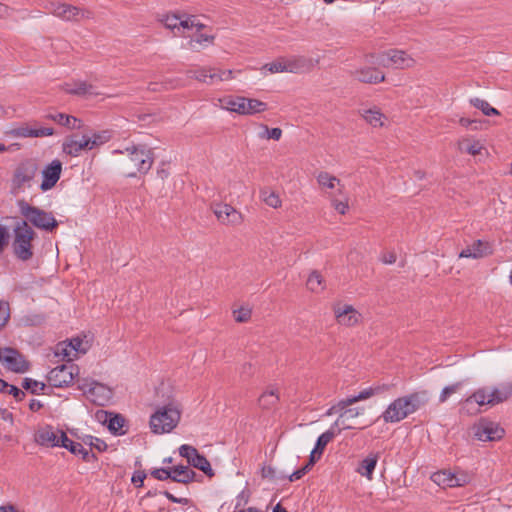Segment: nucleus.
<instances>
[{
  "label": "nucleus",
  "instance_id": "f257e3e1",
  "mask_svg": "<svg viewBox=\"0 0 512 512\" xmlns=\"http://www.w3.org/2000/svg\"><path fill=\"white\" fill-rule=\"evenodd\" d=\"M35 237L36 233L27 221H17L13 228L12 250L18 260L26 262L33 258L32 242Z\"/></svg>",
  "mask_w": 512,
  "mask_h": 512
},
{
  "label": "nucleus",
  "instance_id": "f03ea898",
  "mask_svg": "<svg viewBox=\"0 0 512 512\" xmlns=\"http://www.w3.org/2000/svg\"><path fill=\"white\" fill-rule=\"evenodd\" d=\"M181 411L178 406L170 402L161 406L150 417V428L154 434L170 433L179 423Z\"/></svg>",
  "mask_w": 512,
  "mask_h": 512
},
{
  "label": "nucleus",
  "instance_id": "7ed1b4c3",
  "mask_svg": "<svg viewBox=\"0 0 512 512\" xmlns=\"http://www.w3.org/2000/svg\"><path fill=\"white\" fill-rule=\"evenodd\" d=\"M366 62L371 65L395 69H406L413 67L415 64V60L406 51L398 49L370 54L366 56Z\"/></svg>",
  "mask_w": 512,
  "mask_h": 512
},
{
  "label": "nucleus",
  "instance_id": "20e7f679",
  "mask_svg": "<svg viewBox=\"0 0 512 512\" xmlns=\"http://www.w3.org/2000/svg\"><path fill=\"white\" fill-rule=\"evenodd\" d=\"M19 210L25 217L27 223L45 231H52L58 226V222L50 212H46L38 207L32 206L21 200L18 202Z\"/></svg>",
  "mask_w": 512,
  "mask_h": 512
},
{
  "label": "nucleus",
  "instance_id": "39448f33",
  "mask_svg": "<svg viewBox=\"0 0 512 512\" xmlns=\"http://www.w3.org/2000/svg\"><path fill=\"white\" fill-rule=\"evenodd\" d=\"M220 103L223 109L240 115H254L267 109L265 102L241 96H228L220 99Z\"/></svg>",
  "mask_w": 512,
  "mask_h": 512
},
{
  "label": "nucleus",
  "instance_id": "423d86ee",
  "mask_svg": "<svg viewBox=\"0 0 512 512\" xmlns=\"http://www.w3.org/2000/svg\"><path fill=\"white\" fill-rule=\"evenodd\" d=\"M79 389L98 406H105L113 397V391L107 385L91 379H83Z\"/></svg>",
  "mask_w": 512,
  "mask_h": 512
},
{
  "label": "nucleus",
  "instance_id": "0eeeda50",
  "mask_svg": "<svg viewBox=\"0 0 512 512\" xmlns=\"http://www.w3.org/2000/svg\"><path fill=\"white\" fill-rule=\"evenodd\" d=\"M47 9L51 14L64 21L79 22L81 19L93 17V13L90 10L66 3L51 2Z\"/></svg>",
  "mask_w": 512,
  "mask_h": 512
},
{
  "label": "nucleus",
  "instance_id": "6e6552de",
  "mask_svg": "<svg viewBox=\"0 0 512 512\" xmlns=\"http://www.w3.org/2000/svg\"><path fill=\"white\" fill-rule=\"evenodd\" d=\"M129 160L141 174H147L154 163V153L146 145H132L125 148Z\"/></svg>",
  "mask_w": 512,
  "mask_h": 512
},
{
  "label": "nucleus",
  "instance_id": "1a4fd4ad",
  "mask_svg": "<svg viewBox=\"0 0 512 512\" xmlns=\"http://www.w3.org/2000/svg\"><path fill=\"white\" fill-rule=\"evenodd\" d=\"M431 480L437 485L443 487H463L471 482L472 475L469 472L460 469L455 471L441 470L433 473Z\"/></svg>",
  "mask_w": 512,
  "mask_h": 512
},
{
  "label": "nucleus",
  "instance_id": "9d476101",
  "mask_svg": "<svg viewBox=\"0 0 512 512\" xmlns=\"http://www.w3.org/2000/svg\"><path fill=\"white\" fill-rule=\"evenodd\" d=\"M38 172V164L34 159H25L21 161L14 170L12 185L16 189L30 187L31 181Z\"/></svg>",
  "mask_w": 512,
  "mask_h": 512
},
{
  "label": "nucleus",
  "instance_id": "9b49d317",
  "mask_svg": "<svg viewBox=\"0 0 512 512\" xmlns=\"http://www.w3.org/2000/svg\"><path fill=\"white\" fill-rule=\"evenodd\" d=\"M78 373L79 368L74 363L58 365L49 372L48 381L56 388L67 387Z\"/></svg>",
  "mask_w": 512,
  "mask_h": 512
},
{
  "label": "nucleus",
  "instance_id": "f8f14e48",
  "mask_svg": "<svg viewBox=\"0 0 512 512\" xmlns=\"http://www.w3.org/2000/svg\"><path fill=\"white\" fill-rule=\"evenodd\" d=\"M474 437L479 441H498L505 435V430L498 424L486 419L480 420L472 428Z\"/></svg>",
  "mask_w": 512,
  "mask_h": 512
},
{
  "label": "nucleus",
  "instance_id": "ddd939ff",
  "mask_svg": "<svg viewBox=\"0 0 512 512\" xmlns=\"http://www.w3.org/2000/svg\"><path fill=\"white\" fill-rule=\"evenodd\" d=\"M411 414L410 407L405 397L402 396L392 401L382 412L380 418L385 423H398Z\"/></svg>",
  "mask_w": 512,
  "mask_h": 512
},
{
  "label": "nucleus",
  "instance_id": "4468645a",
  "mask_svg": "<svg viewBox=\"0 0 512 512\" xmlns=\"http://www.w3.org/2000/svg\"><path fill=\"white\" fill-rule=\"evenodd\" d=\"M0 362H2L8 370L15 373H24L29 370V363L14 348H0Z\"/></svg>",
  "mask_w": 512,
  "mask_h": 512
},
{
  "label": "nucleus",
  "instance_id": "2eb2a0df",
  "mask_svg": "<svg viewBox=\"0 0 512 512\" xmlns=\"http://www.w3.org/2000/svg\"><path fill=\"white\" fill-rule=\"evenodd\" d=\"M212 210L218 221L224 225H239L243 221L242 214L229 204H214Z\"/></svg>",
  "mask_w": 512,
  "mask_h": 512
},
{
  "label": "nucleus",
  "instance_id": "dca6fc26",
  "mask_svg": "<svg viewBox=\"0 0 512 512\" xmlns=\"http://www.w3.org/2000/svg\"><path fill=\"white\" fill-rule=\"evenodd\" d=\"M333 312L338 324L352 327L357 325L362 316L352 305L337 304L333 307Z\"/></svg>",
  "mask_w": 512,
  "mask_h": 512
},
{
  "label": "nucleus",
  "instance_id": "f3484780",
  "mask_svg": "<svg viewBox=\"0 0 512 512\" xmlns=\"http://www.w3.org/2000/svg\"><path fill=\"white\" fill-rule=\"evenodd\" d=\"M494 252L493 243L487 240L478 239L470 246H467L459 253L460 258L480 259L492 255Z\"/></svg>",
  "mask_w": 512,
  "mask_h": 512
},
{
  "label": "nucleus",
  "instance_id": "a211bd4d",
  "mask_svg": "<svg viewBox=\"0 0 512 512\" xmlns=\"http://www.w3.org/2000/svg\"><path fill=\"white\" fill-rule=\"evenodd\" d=\"M62 173V162L58 159H54L51 163L46 165L42 170V183L40 189L42 191H48L52 189Z\"/></svg>",
  "mask_w": 512,
  "mask_h": 512
},
{
  "label": "nucleus",
  "instance_id": "6ab92c4d",
  "mask_svg": "<svg viewBox=\"0 0 512 512\" xmlns=\"http://www.w3.org/2000/svg\"><path fill=\"white\" fill-rule=\"evenodd\" d=\"M5 134L15 138H39L53 135L54 129L51 127L30 128L20 126L6 131Z\"/></svg>",
  "mask_w": 512,
  "mask_h": 512
},
{
  "label": "nucleus",
  "instance_id": "aec40b11",
  "mask_svg": "<svg viewBox=\"0 0 512 512\" xmlns=\"http://www.w3.org/2000/svg\"><path fill=\"white\" fill-rule=\"evenodd\" d=\"M51 425L39 429L35 434V441L37 444L46 447H59L60 446V432Z\"/></svg>",
  "mask_w": 512,
  "mask_h": 512
},
{
  "label": "nucleus",
  "instance_id": "412c9836",
  "mask_svg": "<svg viewBox=\"0 0 512 512\" xmlns=\"http://www.w3.org/2000/svg\"><path fill=\"white\" fill-rule=\"evenodd\" d=\"M352 75L359 82L366 84H377L385 80V75L375 67L365 66L356 69Z\"/></svg>",
  "mask_w": 512,
  "mask_h": 512
},
{
  "label": "nucleus",
  "instance_id": "4be33fe9",
  "mask_svg": "<svg viewBox=\"0 0 512 512\" xmlns=\"http://www.w3.org/2000/svg\"><path fill=\"white\" fill-rule=\"evenodd\" d=\"M286 72L302 73L312 70L314 67L313 60L304 56H294L285 58Z\"/></svg>",
  "mask_w": 512,
  "mask_h": 512
},
{
  "label": "nucleus",
  "instance_id": "5701e85b",
  "mask_svg": "<svg viewBox=\"0 0 512 512\" xmlns=\"http://www.w3.org/2000/svg\"><path fill=\"white\" fill-rule=\"evenodd\" d=\"M512 397V379L501 383L498 387H494L490 391L489 405L494 406L502 403Z\"/></svg>",
  "mask_w": 512,
  "mask_h": 512
},
{
  "label": "nucleus",
  "instance_id": "b1692460",
  "mask_svg": "<svg viewBox=\"0 0 512 512\" xmlns=\"http://www.w3.org/2000/svg\"><path fill=\"white\" fill-rule=\"evenodd\" d=\"M89 136L84 135L81 140L68 138L63 143V152L72 157H77L83 150H89Z\"/></svg>",
  "mask_w": 512,
  "mask_h": 512
},
{
  "label": "nucleus",
  "instance_id": "393cba45",
  "mask_svg": "<svg viewBox=\"0 0 512 512\" xmlns=\"http://www.w3.org/2000/svg\"><path fill=\"white\" fill-rule=\"evenodd\" d=\"M279 391L274 386H269L267 389L259 396L258 404L264 410H270L275 408L279 403Z\"/></svg>",
  "mask_w": 512,
  "mask_h": 512
},
{
  "label": "nucleus",
  "instance_id": "a878e982",
  "mask_svg": "<svg viewBox=\"0 0 512 512\" xmlns=\"http://www.w3.org/2000/svg\"><path fill=\"white\" fill-rule=\"evenodd\" d=\"M171 469V480L173 482L188 484L194 481L196 472L189 468V466L177 465Z\"/></svg>",
  "mask_w": 512,
  "mask_h": 512
},
{
  "label": "nucleus",
  "instance_id": "bb28decb",
  "mask_svg": "<svg viewBox=\"0 0 512 512\" xmlns=\"http://www.w3.org/2000/svg\"><path fill=\"white\" fill-rule=\"evenodd\" d=\"M44 118L55 121L69 129H80L82 127V121L80 119L64 113H48Z\"/></svg>",
  "mask_w": 512,
  "mask_h": 512
},
{
  "label": "nucleus",
  "instance_id": "cd10ccee",
  "mask_svg": "<svg viewBox=\"0 0 512 512\" xmlns=\"http://www.w3.org/2000/svg\"><path fill=\"white\" fill-rule=\"evenodd\" d=\"M390 389V385L383 384L374 387H369L362 390L359 394L346 398V403L351 406L356 402L366 400L374 395L381 394Z\"/></svg>",
  "mask_w": 512,
  "mask_h": 512
},
{
  "label": "nucleus",
  "instance_id": "c85d7f7f",
  "mask_svg": "<svg viewBox=\"0 0 512 512\" xmlns=\"http://www.w3.org/2000/svg\"><path fill=\"white\" fill-rule=\"evenodd\" d=\"M409 407L410 411L415 413L417 410L425 406L429 401V393L426 390L416 391L404 396Z\"/></svg>",
  "mask_w": 512,
  "mask_h": 512
},
{
  "label": "nucleus",
  "instance_id": "c756f323",
  "mask_svg": "<svg viewBox=\"0 0 512 512\" xmlns=\"http://www.w3.org/2000/svg\"><path fill=\"white\" fill-rule=\"evenodd\" d=\"M378 459H379L378 453H370L366 458H364L360 462V464L357 468V472L361 476L366 477L368 480H372L373 472L377 465Z\"/></svg>",
  "mask_w": 512,
  "mask_h": 512
},
{
  "label": "nucleus",
  "instance_id": "7c9ffc66",
  "mask_svg": "<svg viewBox=\"0 0 512 512\" xmlns=\"http://www.w3.org/2000/svg\"><path fill=\"white\" fill-rule=\"evenodd\" d=\"M64 90L68 94L77 95V96H85V95L95 94L93 91L94 87L85 81H76L73 83H66L64 85Z\"/></svg>",
  "mask_w": 512,
  "mask_h": 512
},
{
  "label": "nucleus",
  "instance_id": "2f4dec72",
  "mask_svg": "<svg viewBox=\"0 0 512 512\" xmlns=\"http://www.w3.org/2000/svg\"><path fill=\"white\" fill-rule=\"evenodd\" d=\"M317 182L323 189H334L338 187V194H342L344 186L340 180L328 172H320L317 176Z\"/></svg>",
  "mask_w": 512,
  "mask_h": 512
},
{
  "label": "nucleus",
  "instance_id": "473e14b6",
  "mask_svg": "<svg viewBox=\"0 0 512 512\" xmlns=\"http://www.w3.org/2000/svg\"><path fill=\"white\" fill-rule=\"evenodd\" d=\"M189 464L202 471L208 477L214 476V471L211 468L210 462L204 455L200 454L198 451L196 454H194V457L191 459V462Z\"/></svg>",
  "mask_w": 512,
  "mask_h": 512
},
{
  "label": "nucleus",
  "instance_id": "72a5a7b5",
  "mask_svg": "<svg viewBox=\"0 0 512 512\" xmlns=\"http://www.w3.org/2000/svg\"><path fill=\"white\" fill-rule=\"evenodd\" d=\"M187 74L189 78H194L200 82L207 84L214 83V69L200 68L198 70H190Z\"/></svg>",
  "mask_w": 512,
  "mask_h": 512
},
{
  "label": "nucleus",
  "instance_id": "f704fd0d",
  "mask_svg": "<svg viewBox=\"0 0 512 512\" xmlns=\"http://www.w3.org/2000/svg\"><path fill=\"white\" fill-rule=\"evenodd\" d=\"M363 118L367 123H369L373 127H381L383 126V119L385 116L380 112L379 109L373 108V109H367L363 110L361 113Z\"/></svg>",
  "mask_w": 512,
  "mask_h": 512
},
{
  "label": "nucleus",
  "instance_id": "c9c22d12",
  "mask_svg": "<svg viewBox=\"0 0 512 512\" xmlns=\"http://www.w3.org/2000/svg\"><path fill=\"white\" fill-rule=\"evenodd\" d=\"M490 398V392L486 388H480L476 390L472 395L467 397L464 401L466 405L476 403L480 406L489 405L488 399Z\"/></svg>",
  "mask_w": 512,
  "mask_h": 512
},
{
  "label": "nucleus",
  "instance_id": "e433bc0d",
  "mask_svg": "<svg viewBox=\"0 0 512 512\" xmlns=\"http://www.w3.org/2000/svg\"><path fill=\"white\" fill-rule=\"evenodd\" d=\"M469 102L473 107L481 110L486 116H495L500 114V112L496 108L492 107L486 100L475 97L471 98Z\"/></svg>",
  "mask_w": 512,
  "mask_h": 512
},
{
  "label": "nucleus",
  "instance_id": "4c0bfd02",
  "mask_svg": "<svg viewBox=\"0 0 512 512\" xmlns=\"http://www.w3.org/2000/svg\"><path fill=\"white\" fill-rule=\"evenodd\" d=\"M336 435L337 433L333 431H325L322 433L316 440L314 453H318V457H321L325 447L333 440Z\"/></svg>",
  "mask_w": 512,
  "mask_h": 512
},
{
  "label": "nucleus",
  "instance_id": "58836bf2",
  "mask_svg": "<svg viewBox=\"0 0 512 512\" xmlns=\"http://www.w3.org/2000/svg\"><path fill=\"white\" fill-rule=\"evenodd\" d=\"M260 197L266 205L272 208H279L282 204L279 195L267 188L261 189Z\"/></svg>",
  "mask_w": 512,
  "mask_h": 512
},
{
  "label": "nucleus",
  "instance_id": "ea45409f",
  "mask_svg": "<svg viewBox=\"0 0 512 512\" xmlns=\"http://www.w3.org/2000/svg\"><path fill=\"white\" fill-rule=\"evenodd\" d=\"M182 19H180V17L176 14H166V15H163L159 18V21L167 28V29H170L171 31H175L177 30L178 32L180 31V29L182 28L180 26V21Z\"/></svg>",
  "mask_w": 512,
  "mask_h": 512
},
{
  "label": "nucleus",
  "instance_id": "a19ab883",
  "mask_svg": "<svg viewBox=\"0 0 512 512\" xmlns=\"http://www.w3.org/2000/svg\"><path fill=\"white\" fill-rule=\"evenodd\" d=\"M69 346L70 345H68L67 342H60L56 345L54 353L55 356L62 357L63 360L66 359L67 363H72L73 358L76 356H74L73 353L74 348H69Z\"/></svg>",
  "mask_w": 512,
  "mask_h": 512
},
{
  "label": "nucleus",
  "instance_id": "79ce46f5",
  "mask_svg": "<svg viewBox=\"0 0 512 512\" xmlns=\"http://www.w3.org/2000/svg\"><path fill=\"white\" fill-rule=\"evenodd\" d=\"M306 285L307 288L312 292H319L324 289L323 278L317 271H313L309 275Z\"/></svg>",
  "mask_w": 512,
  "mask_h": 512
},
{
  "label": "nucleus",
  "instance_id": "37998d69",
  "mask_svg": "<svg viewBox=\"0 0 512 512\" xmlns=\"http://www.w3.org/2000/svg\"><path fill=\"white\" fill-rule=\"evenodd\" d=\"M81 445L82 444L75 442V441L71 440L70 438H68V436L66 435V433L64 431L60 432V446L59 447H63L65 449H67L72 454H77V452L80 451Z\"/></svg>",
  "mask_w": 512,
  "mask_h": 512
},
{
  "label": "nucleus",
  "instance_id": "c03bdc74",
  "mask_svg": "<svg viewBox=\"0 0 512 512\" xmlns=\"http://www.w3.org/2000/svg\"><path fill=\"white\" fill-rule=\"evenodd\" d=\"M22 387L23 389L29 391L31 394H38L40 391L45 389L46 385L32 378H24Z\"/></svg>",
  "mask_w": 512,
  "mask_h": 512
},
{
  "label": "nucleus",
  "instance_id": "a18cd8bd",
  "mask_svg": "<svg viewBox=\"0 0 512 512\" xmlns=\"http://www.w3.org/2000/svg\"><path fill=\"white\" fill-rule=\"evenodd\" d=\"M125 419L121 415H114L109 419L108 429L115 435H123L124 431H120L124 426Z\"/></svg>",
  "mask_w": 512,
  "mask_h": 512
},
{
  "label": "nucleus",
  "instance_id": "49530a36",
  "mask_svg": "<svg viewBox=\"0 0 512 512\" xmlns=\"http://www.w3.org/2000/svg\"><path fill=\"white\" fill-rule=\"evenodd\" d=\"M83 441L86 445H89L92 449H95L98 452H104L108 447L102 439L91 435L85 436Z\"/></svg>",
  "mask_w": 512,
  "mask_h": 512
},
{
  "label": "nucleus",
  "instance_id": "de8ad7c7",
  "mask_svg": "<svg viewBox=\"0 0 512 512\" xmlns=\"http://www.w3.org/2000/svg\"><path fill=\"white\" fill-rule=\"evenodd\" d=\"M285 57L278 58L272 63L265 64L262 70H268L270 73L286 72Z\"/></svg>",
  "mask_w": 512,
  "mask_h": 512
},
{
  "label": "nucleus",
  "instance_id": "09e8293b",
  "mask_svg": "<svg viewBox=\"0 0 512 512\" xmlns=\"http://www.w3.org/2000/svg\"><path fill=\"white\" fill-rule=\"evenodd\" d=\"M10 319V305L5 300H0V331L8 324Z\"/></svg>",
  "mask_w": 512,
  "mask_h": 512
},
{
  "label": "nucleus",
  "instance_id": "8fccbe9b",
  "mask_svg": "<svg viewBox=\"0 0 512 512\" xmlns=\"http://www.w3.org/2000/svg\"><path fill=\"white\" fill-rule=\"evenodd\" d=\"M462 387V382H456L452 385L446 386L442 389L440 396H439V402L444 403L447 401V399L454 393H456L460 388Z\"/></svg>",
  "mask_w": 512,
  "mask_h": 512
},
{
  "label": "nucleus",
  "instance_id": "3c124183",
  "mask_svg": "<svg viewBox=\"0 0 512 512\" xmlns=\"http://www.w3.org/2000/svg\"><path fill=\"white\" fill-rule=\"evenodd\" d=\"M234 319L238 323H245L251 318L252 310L248 307H240L233 311Z\"/></svg>",
  "mask_w": 512,
  "mask_h": 512
},
{
  "label": "nucleus",
  "instance_id": "603ef678",
  "mask_svg": "<svg viewBox=\"0 0 512 512\" xmlns=\"http://www.w3.org/2000/svg\"><path fill=\"white\" fill-rule=\"evenodd\" d=\"M264 131L259 135L260 138L280 140L282 136V130L280 128H269L267 125H263Z\"/></svg>",
  "mask_w": 512,
  "mask_h": 512
},
{
  "label": "nucleus",
  "instance_id": "864d4df0",
  "mask_svg": "<svg viewBox=\"0 0 512 512\" xmlns=\"http://www.w3.org/2000/svg\"><path fill=\"white\" fill-rule=\"evenodd\" d=\"M180 26L183 29H190L195 27L198 31L205 28V25L197 21L195 16H188L186 19L181 20Z\"/></svg>",
  "mask_w": 512,
  "mask_h": 512
},
{
  "label": "nucleus",
  "instance_id": "5fc2aeb1",
  "mask_svg": "<svg viewBox=\"0 0 512 512\" xmlns=\"http://www.w3.org/2000/svg\"><path fill=\"white\" fill-rule=\"evenodd\" d=\"M69 348H74L73 353L74 356L77 357L78 353L85 354L87 352V346H84V342L80 338H72L69 342H67Z\"/></svg>",
  "mask_w": 512,
  "mask_h": 512
},
{
  "label": "nucleus",
  "instance_id": "6e6d98bb",
  "mask_svg": "<svg viewBox=\"0 0 512 512\" xmlns=\"http://www.w3.org/2000/svg\"><path fill=\"white\" fill-rule=\"evenodd\" d=\"M364 413V408H344L342 410V412L340 413L339 417L340 420H344L345 419H351V418H355L359 415H362Z\"/></svg>",
  "mask_w": 512,
  "mask_h": 512
},
{
  "label": "nucleus",
  "instance_id": "4d7b16f0",
  "mask_svg": "<svg viewBox=\"0 0 512 512\" xmlns=\"http://www.w3.org/2000/svg\"><path fill=\"white\" fill-rule=\"evenodd\" d=\"M329 198L331 199V203H332V206L334 207V209L340 213V214H345L349 208V205H348V202L347 201H340V200H337L335 198V195L330 193L329 194Z\"/></svg>",
  "mask_w": 512,
  "mask_h": 512
},
{
  "label": "nucleus",
  "instance_id": "13d9d810",
  "mask_svg": "<svg viewBox=\"0 0 512 512\" xmlns=\"http://www.w3.org/2000/svg\"><path fill=\"white\" fill-rule=\"evenodd\" d=\"M197 449L191 445L183 444L179 447L180 456L187 459L188 463L191 462V459L194 457V454L197 453Z\"/></svg>",
  "mask_w": 512,
  "mask_h": 512
},
{
  "label": "nucleus",
  "instance_id": "bf43d9fd",
  "mask_svg": "<svg viewBox=\"0 0 512 512\" xmlns=\"http://www.w3.org/2000/svg\"><path fill=\"white\" fill-rule=\"evenodd\" d=\"M151 476L160 481L171 479V469L155 468L154 470L151 471Z\"/></svg>",
  "mask_w": 512,
  "mask_h": 512
},
{
  "label": "nucleus",
  "instance_id": "052dcab7",
  "mask_svg": "<svg viewBox=\"0 0 512 512\" xmlns=\"http://www.w3.org/2000/svg\"><path fill=\"white\" fill-rule=\"evenodd\" d=\"M76 455L80 456L83 461L88 462V463L98 460V457L96 456V454H94V453L90 452L88 449L84 448L83 445L80 446V451L77 452Z\"/></svg>",
  "mask_w": 512,
  "mask_h": 512
},
{
  "label": "nucleus",
  "instance_id": "680f3d73",
  "mask_svg": "<svg viewBox=\"0 0 512 512\" xmlns=\"http://www.w3.org/2000/svg\"><path fill=\"white\" fill-rule=\"evenodd\" d=\"M347 407H349V405L346 403V398H345V399H342V400H340L337 404H335V405H333L332 407H330V408L326 411L325 415H326V416H331V415L336 414V413H339V414H340V413L342 412V410H343L344 408H347Z\"/></svg>",
  "mask_w": 512,
  "mask_h": 512
},
{
  "label": "nucleus",
  "instance_id": "e2e57ef3",
  "mask_svg": "<svg viewBox=\"0 0 512 512\" xmlns=\"http://www.w3.org/2000/svg\"><path fill=\"white\" fill-rule=\"evenodd\" d=\"M7 394L12 395L15 398V400L18 402L23 401L26 397L25 392L14 385L11 386V388H9V390H7Z\"/></svg>",
  "mask_w": 512,
  "mask_h": 512
},
{
  "label": "nucleus",
  "instance_id": "0e129e2a",
  "mask_svg": "<svg viewBox=\"0 0 512 512\" xmlns=\"http://www.w3.org/2000/svg\"><path fill=\"white\" fill-rule=\"evenodd\" d=\"M232 78V71L231 70H224V71H216L214 69V82L215 81H227Z\"/></svg>",
  "mask_w": 512,
  "mask_h": 512
},
{
  "label": "nucleus",
  "instance_id": "69168bd1",
  "mask_svg": "<svg viewBox=\"0 0 512 512\" xmlns=\"http://www.w3.org/2000/svg\"><path fill=\"white\" fill-rule=\"evenodd\" d=\"M214 39L215 37L213 35L199 34L194 39H192L189 44L192 46L193 42L198 44H202L203 42L213 43Z\"/></svg>",
  "mask_w": 512,
  "mask_h": 512
},
{
  "label": "nucleus",
  "instance_id": "338daca9",
  "mask_svg": "<svg viewBox=\"0 0 512 512\" xmlns=\"http://www.w3.org/2000/svg\"><path fill=\"white\" fill-rule=\"evenodd\" d=\"M261 474H262L263 478H268V479H275L276 478V471L271 466L263 467L262 471H261Z\"/></svg>",
  "mask_w": 512,
  "mask_h": 512
},
{
  "label": "nucleus",
  "instance_id": "774afa93",
  "mask_svg": "<svg viewBox=\"0 0 512 512\" xmlns=\"http://www.w3.org/2000/svg\"><path fill=\"white\" fill-rule=\"evenodd\" d=\"M145 478L146 474L143 471H137L133 474L131 480L135 485L141 486Z\"/></svg>",
  "mask_w": 512,
  "mask_h": 512
}]
</instances>
